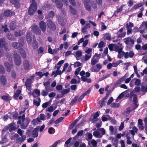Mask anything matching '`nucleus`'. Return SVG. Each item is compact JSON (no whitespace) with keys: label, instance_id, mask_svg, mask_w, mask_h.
Listing matches in <instances>:
<instances>
[{"label":"nucleus","instance_id":"nucleus-1","mask_svg":"<svg viewBox=\"0 0 147 147\" xmlns=\"http://www.w3.org/2000/svg\"><path fill=\"white\" fill-rule=\"evenodd\" d=\"M26 121L24 123H22L21 120H18L17 122V124H20L21 127L22 129H25L28 125V124L30 121V119L28 117H26Z\"/></svg>","mask_w":147,"mask_h":147},{"label":"nucleus","instance_id":"nucleus-2","mask_svg":"<svg viewBox=\"0 0 147 147\" xmlns=\"http://www.w3.org/2000/svg\"><path fill=\"white\" fill-rule=\"evenodd\" d=\"M34 3H31L29 8L28 13L30 15H33L36 11L37 5H35Z\"/></svg>","mask_w":147,"mask_h":147},{"label":"nucleus","instance_id":"nucleus-3","mask_svg":"<svg viewBox=\"0 0 147 147\" xmlns=\"http://www.w3.org/2000/svg\"><path fill=\"white\" fill-rule=\"evenodd\" d=\"M123 40L125 44L130 47H132L134 45V40L131 38L130 37L125 38Z\"/></svg>","mask_w":147,"mask_h":147},{"label":"nucleus","instance_id":"nucleus-4","mask_svg":"<svg viewBox=\"0 0 147 147\" xmlns=\"http://www.w3.org/2000/svg\"><path fill=\"white\" fill-rule=\"evenodd\" d=\"M15 124L16 122L14 123V122L10 123L7 126H5L4 127L3 130L5 131L8 130L10 132H12L13 131H15L17 129V128L16 127L13 126L15 125Z\"/></svg>","mask_w":147,"mask_h":147},{"label":"nucleus","instance_id":"nucleus-5","mask_svg":"<svg viewBox=\"0 0 147 147\" xmlns=\"http://www.w3.org/2000/svg\"><path fill=\"white\" fill-rule=\"evenodd\" d=\"M8 44L6 42L5 39L4 38H0V48H4L6 51H9L7 45Z\"/></svg>","mask_w":147,"mask_h":147},{"label":"nucleus","instance_id":"nucleus-6","mask_svg":"<svg viewBox=\"0 0 147 147\" xmlns=\"http://www.w3.org/2000/svg\"><path fill=\"white\" fill-rule=\"evenodd\" d=\"M14 61L16 65L18 66H19L21 64V58L19 54L17 53L14 54Z\"/></svg>","mask_w":147,"mask_h":147},{"label":"nucleus","instance_id":"nucleus-7","mask_svg":"<svg viewBox=\"0 0 147 147\" xmlns=\"http://www.w3.org/2000/svg\"><path fill=\"white\" fill-rule=\"evenodd\" d=\"M48 27L53 31L56 30V27L54 22L50 20H48L47 22Z\"/></svg>","mask_w":147,"mask_h":147},{"label":"nucleus","instance_id":"nucleus-8","mask_svg":"<svg viewBox=\"0 0 147 147\" xmlns=\"http://www.w3.org/2000/svg\"><path fill=\"white\" fill-rule=\"evenodd\" d=\"M133 26L134 24L131 22H129V24L127 23L126 24V28L127 30V33L128 35L131 34L132 31L131 28Z\"/></svg>","mask_w":147,"mask_h":147},{"label":"nucleus","instance_id":"nucleus-9","mask_svg":"<svg viewBox=\"0 0 147 147\" xmlns=\"http://www.w3.org/2000/svg\"><path fill=\"white\" fill-rule=\"evenodd\" d=\"M123 54L122 55H124V58L125 59H127L129 57L130 58H132L135 55L133 51H130L129 53L128 52H123Z\"/></svg>","mask_w":147,"mask_h":147},{"label":"nucleus","instance_id":"nucleus-10","mask_svg":"<svg viewBox=\"0 0 147 147\" xmlns=\"http://www.w3.org/2000/svg\"><path fill=\"white\" fill-rule=\"evenodd\" d=\"M12 46L15 49H18L20 50L22 48L23 45L20 42H14L12 44Z\"/></svg>","mask_w":147,"mask_h":147},{"label":"nucleus","instance_id":"nucleus-11","mask_svg":"<svg viewBox=\"0 0 147 147\" xmlns=\"http://www.w3.org/2000/svg\"><path fill=\"white\" fill-rule=\"evenodd\" d=\"M39 26L42 32H44L46 29L47 25L46 23L43 21H41L39 23Z\"/></svg>","mask_w":147,"mask_h":147},{"label":"nucleus","instance_id":"nucleus-12","mask_svg":"<svg viewBox=\"0 0 147 147\" xmlns=\"http://www.w3.org/2000/svg\"><path fill=\"white\" fill-rule=\"evenodd\" d=\"M31 82L32 80L30 79H28L26 80L25 83V86L26 89L29 91L32 90Z\"/></svg>","mask_w":147,"mask_h":147},{"label":"nucleus","instance_id":"nucleus-13","mask_svg":"<svg viewBox=\"0 0 147 147\" xmlns=\"http://www.w3.org/2000/svg\"><path fill=\"white\" fill-rule=\"evenodd\" d=\"M5 17H11L15 15V12L10 10L5 11L4 12Z\"/></svg>","mask_w":147,"mask_h":147},{"label":"nucleus","instance_id":"nucleus-14","mask_svg":"<svg viewBox=\"0 0 147 147\" xmlns=\"http://www.w3.org/2000/svg\"><path fill=\"white\" fill-rule=\"evenodd\" d=\"M32 29L34 33L38 34H41V31L37 25H34L32 27Z\"/></svg>","mask_w":147,"mask_h":147},{"label":"nucleus","instance_id":"nucleus-15","mask_svg":"<svg viewBox=\"0 0 147 147\" xmlns=\"http://www.w3.org/2000/svg\"><path fill=\"white\" fill-rule=\"evenodd\" d=\"M90 0H84V4L85 9L88 11H90L91 9V7L89 4Z\"/></svg>","mask_w":147,"mask_h":147},{"label":"nucleus","instance_id":"nucleus-16","mask_svg":"<svg viewBox=\"0 0 147 147\" xmlns=\"http://www.w3.org/2000/svg\"><path fill=\"white\" fill-rule=\"evenodd\" d=\"M26 39L28 43L30 45L32 39V34L31 32H28L26 36Z\"/></svg>","mask_w":147,"mask_h":147},{"label":"nucleus","instance_id":"nucleus-17","mask_svg":"<svg viewBox=\"0 0 147 147\" xmlns=\"http://www.w3.org/2000/svg\"><path fill=\"white\" fill-rule=\"evenodd\" d=\"M133 100L134 104L135 105V107L132 110V111L134 110L138 107V99L136 94L134 95L133 98Z\"/></svg>","mask_w":147,"mask_h":147},{"label":"nucleus","instance_id":"nucleus-18","mask_svg":"<svg viewBox=\"0 0 147 147\" xmlns=\"http://www.w3.org/2000/svg\"><path fill=\"white\" fill-rule=\"evenodd\" d=\"M53 2L55 3L56 5L57 8L59 9H61L62 8L63 4L60 0H56Z\"/></svg>","mask_w":147,"mask_h":147},{"label":"nucleus","instance_id":"nucleus-19","mask_svg":"<svg viewBox=\"0 0 147 147\" xmlns=\"http://www.w3.org/2000/svg\"><path fill=\"white\" fill-rule=\"evenodd\" d=\"M4 64L7 71L8 72H10L11 69V67L13 66V64H10L7 62H5Z\"/></svg>","mask_w":147,"mask_h":147},{"label":"nucleus","instance_id":"nucleus-20","mask_svg":"<svg viewBox=\"0 0 147 147\" xmlns=\"http://www.w3.org/2000/svg\"><path fill=\"white\" fill-rule=\"evenodd\" d=\"M23 65L25 70H27L29 69L30 65L29 61L28 60H24L23 62Z\"/></svg>","mask_w":147,"mask_h":147},{"label":"nucleus","instance_id":"nucleus-21","mask_svg":"<svg viewBox=\"0 0 147 147\" xmlns=\"http://www.w3.org/2000/svg\"><path fill=\"white\" fill-rule=\"evenodd\" d=\"M125 5H123L119 8H117L116 10L115 11L114 13L113 16H114L116 17H117V14L121 13L123 10V7Z\"/></svg>","mask_w":147,"mask_h":147},{"label":"nucleus","instance_id":"nucleus-22","mask_svg":"<svg viewBox=\"0 0 147 147\" xmlns=\"http://www.w3.org/2000/svg\"><path fill=\"white\" fill-rule=\"evenodd\" d=\"M21 136L22 138H19L16 139L15 141L16 143H18L19 142L21 143L24 142V141L26 139V137L25 135H23V134H22V136Z\"/></svg>","mask_w":147,"mask_h":147},{"label":"nucleus","instance_id":"nucleus-23","mask_svg":"<svg viewBox=\"0 0 147 147\" xmlns=\"http://www.w3.org/2000/svg\"><path fill=\"white\" fill-rule=\"evenodd\" d=\"M1 82L3 86L7 84V79L5 76L2 75L1 76Z\"/></svg>","mask_w":147,"mask_h":147},{"label":"nucleus","instance_id":"nucleus-24","mask_svg":"<svg viewBox=\"0 0 147 147\" xmlns=\"http://www.w3.org/2000/svg\"><path fill=\"white\" fill-rule=\"evenodd\" d=\"M54 14L55 13L53 11H50L48 13V15L46 16L45 18L46 19L49 18L53 19L54 16Z\"/></svg>","mask_w":147,"mask_h":147},{"label":"nucleus","instance_id":"nucleus-25","mask_svg":"<svg viewBox=\"0 0 147 147\" xmlns=\"http://www.w3.org/2000/svg\"><path fill=\"white\" fill-rule=\"evenodd\" d=\"M9 27L11 30H14L16 28V22L15 21H13L11 22L9 25Z\"/></svg>","mask_w":147,"mask_h":147},{"label":"nucleus","instance_id":"nucleus-26","mask_svg":"<svg viewBox=\"0 0 147 147\" xmlns=\"http://www.w3.org/2000/svg\"><path fill=\"white\" fill-rule=\"evenodd\" d=\"M22 91L20 90H18L14 94L13 97L14 99L16 100H18V97L19 95L21 93Z\"/></svg>","mask_w":147,"mask_h":147},{"label":"nucleus","instance_id":"nucleus-27","mask_svg":"<svg viewBox=\"0 0 147 147\" xmlns=\"http://www.w3.org/2000/svg\"><path fill=\"white\" fill-rule=\"evenodd\" d=\"M38 128H36L32 131V134L34 138L37 137L38 135Z\"/></svg>","mask_w":147,"mask_h":147},{"label":"nucleus","instance_id":"nucleus-28","mask_svg":"<svg viewBox=\"0 0 147 147\" xmlns=\"http://www.w3.org/2000/svg\"><path fill=\"white\" fill-rule=\"evenodd\" d=\"M11 3L12 5H14L15 7H18L20 5L19 4V0H9Z\"/></svg>","mask_w":147,"mask_h":147},{"label":"nucleus","instance_id":"nucleus-29","mask_svg":"<svg viewBox=\"0 0 147 147\" xmlns=\"http://www.w3.org/2000/svg\"><path fill=\"white\" fill-rule=\"evenodd\" d=\"M19 53L23 58H25L26 57V52L22 48L20 50Z\"/></svg>","mask_w":147,"mask_h":147},{"label":"nucleus","instance_id":"nucleus-30","mask_svg":"<svg viewBox=\"0 0 147 147\" xmlns=\"http://www.w3.org/2000/svg\"><path fill=\"white\" fill-rule=\"evenodd\" d=\"M34 91L36 95H37V96H35L34 93L33 92H32V94L34 97L36 98L37 97L39 96L40 95V93L39 90L38 89H35L34 90Z\"/></svg>","mask_w":147,"mask_h":147},{"label":"nucleus","instance_id":"nucleus-31","mask_svg":"<svg viewBox=\"0 0 147 147\" xmlns=\"http://www.w3.org/2000/svg\"><path fill=\"white\" fill-rule=\"evenodd\" d=\"M70 90L69 88L67 89H64L61 91V94L62 95V96H61V97H63V96L65 94H67Z\"/></svg>","mask_w":147,"mask_h":147},{"label":"nucleus","instance_id":"nucleus-32","mask_svg":"<svg viewBox=\"0 0 147 147\" xmlns=\"http://www.w3.org/2000/svg\"><path fill=\"white\" fill-rule=\"evenodd\" d=\"M1 98L3 100H5L7 102L11 100V97L9 96L3 95L1 96Z\"/></svg>","mask_w":147,"mask_h":147},{"label":"nucleus","instance_id":"nucleus-33","mask_svg":"<svg viewBox=\"0 0 147 147\" xmlns=\"http://www.w3.org/2000/svg\"><path fill=\"white\" fill-rule=\"evenodd\" d=\"M145 4L144 2H142L140 3H139L135 5L133 7V8L134 9H136L144 5Z\"/></svg>","mask_w":147,"mask_h":147},{"label":"nucleus","instance_id":"nucleus-34","mask_svg":"<svg viewBox=\"0 0 147 147\" xmlns=\"http://www.w3.org/2000/svg\"><path fill=\"white\" fill-rule=\"evenodd\" d=\"M32 47L34 49H37L38 47V43L36 40H34L32 44Z\"/></svg>","mask_w":147,"mask_h":147},{"label":"nucleus","instance_id":"nucleus-35","mask_svg":"<svg viewBox=\"0 0 147 147\" xmlns=\"http://www.w3.org/2000/svg\"><path fill=\"white\" fill-rule=\"evenodd\" d=\"M69 7L70 9V13L72 15H76L77 13L76 10L74 8H73L71 5L69 6Z\"/></svg>","mask_w":147,"mask_h":147},{"label":"nucleus","instance_id":"nucleus-36","mask_svg":"<svg viewBox=\"0 0 147 147\" xmlns=\"http://www.w3.org/2000/svg\"><path fill=\"white\" fill-rule=\"evenodd\" d=\"M23 32L21 30H20L19 32H14V34L16 37L19 36H21L24 34Z\"/></svg>","mask_w":147,"mask_h":147},{"label":"nucleus","instance_id":"nucleus-37","mask_svg":"<svg viewBox=\"0 0 147 147\" xmlns=\"http://www.w3.org/2000/svg\"><path fill=\"white\" fill-rule=\"evenodd\" d=\"M37 99L38 100V102L35 100H34L33 101V103L34 105L38 107L40 105V103L41 102V100L40 98L39 97Z\"/></svg>","mask_w":147,"mask_h":147},{"label":"nucleus","instance_id":"nucleus-38","mask_svg":"<svg viewBox=\"0 0 147 147\" xmlns=\"http://www.w3.org/2000/svg\"><path fill=\"white\" fill-rule=\"evenodd\" d=\"M99 114L98 112H96L93 116V119H92V123H94L95 121H97V119H97V118L99 117Z\"/></svg>","mask_w":147,"mask_h":147},{"label":"nucleus","instance_id":"nucleus-39","mask_svg":"<svg viewBox=\"0 0 147 147\" xmlns=\"http://www.w3.org/2000/svg\"><path fill=\"white\" fill-rule=\"evenodd\" d=\"M7 37L9 40H15L16 38L14 37L13 34H8L7 35Z\"/></svg>","mask_w":147,"mask_h":147},{"label":"nucleus","instance_id":"nucleus-40","mask_svg":"<svg viewBox=\"0 0 147 147\" xmlns=\"http://www.w3.org/2000/svg\"><path fill=\"white\" fill-rule=\"evenodd\" d=\"M76 57H80L82 56V53L81 51H78L76 52ZM76 58L77 60H79V59H78L77 58Z\"/></svg>","mask_w":147,"mask_h":147},{"label":"nucleus","instance_id":"nucleus-41","mask_svg":"<svg viewBox=\"0 0 147 147\" xmlns=\"http://www.w3.org/2000/svg\"><path fill=\"white\" fill-rule=\"evenodd\" d=\"M78 98V96H76L74 97V98L73 99V100L71 101V102L70 103V105H74V104L76 103L77 101V99Z\"/></svg>","mask_w":147,"mask_h":147},{"label":"nucleus","instance_id":"nucleus-42","mask_svg":"<svg viewBox=\"0 0 147 147\" xmlns=\"http://www.w3.org/2000/svg\"><path fill=\"white\" fill-rule=\"evenodd\" d=\"M5 71V69L3 65H0V73L3 74H4Z\"/></svg>","mask_w":147,"mask_h":147},{"label":"nucleus","instance_id":"nucleus-43","mask_svg":"<svg viewBox=\"0 0 147 147\" xmlns=\"http://www.w3.org/2000/svg\"><path fill=\"white\" fill-rule=\"evenodd\" d=\"M56 107L57 106H56L53 109V106L52 105L49 107L47 109H46V111H48L50 112H52L54 110L56 109Z\"/></svg>","mask_w":147,"mask_h":147},{"label":"nucleus","instance_id":"nucleus-44","mask_svg":"<svg viewBox=\"0 0 147 147\" xmlns=\"http://www.w3.org/2000/svg\"><path fill=\"white\" fill-rule=\"evenodd\" d=\"M113 146L115 147H118V140L117 138H115L113 141V142L112 143Z\"/></svg>","mask_w":147,"mask_h":147},{"label":"nucleus","instance_id":"nucleus-45","mask_svg":"<svg viewBox=\"0 0 147 147\" xmlns=\"http://www.w3.org/2000/svg\"><path fill=\"white\" fill-rule=\"evenodd\" d=\"M64 119V118L63 117H60L58 119H57L56 120H55L54 123L56 124H58L60 122H61L62 121L63 119Z\"/></svg>","mask_w":147,"mask_h":147},{"label":"nucleus","instance_id":"nucleus-46","mask_svg":"<svg viewBox=\"0 0 147 147\" xmlns=\"http://www.w3.org/2000/svg\"><path fill=\"white\" fill-rule=\"evenodd\" d=\"M126 137H127V144H132V142L131 141V137L130 136H128V134H127L125 135Z\"/></svg>","mask_w":147,"mask_h":147},{"label":"nucleus","instance_id":"nucleus-47","mask_svg":"<svg viewBox=\"0 0 147 147\" xmlns=\"http://www.w3.org/2000/svg\"><path fill=\"white\" fill-rule=\"evenodd\" d=\"M93 136L95 137L98 138L100 135V133L98 131H94L93 133Z\"/></svg>","mask_w":147,"mask_h":147},{"label":"nucleus","instance_id":"nucleus-48","mask_svg":"<svg viewBox=\"0 0 147 147\" xmlns=\"http://www.w3.org/2000/svg\"><path fill=\"white\" fill-rule=\"evenodd\" d=\"M134 80H136L135 82V85L136 86H139L141 83V80L140 79L138 78H135Z\"/></svg>","mask_w":147,"mask_h":147},{"label":"nucleus","instance_id":"nucleus-49","mask_svg":"<svg viewBox=\"0 0 147 147\" xmlns=\"http://www.w3.org/2000/svg\"><path fill=\"white\" fill-rule=\"evenodd\" d=\"M19 135L17 134H15L14 135L11 136V140H14L16 138H17L19 137Z\"/></svg>","mask_w":147,"mask_h":147},{"label":"nucleus","instance_id":"nucleus-50","mask_svg":"<svg viewBox=\"0 0 147 147\" xmlns=\"http://www.w3.org/2000/svg\"><path fill=\"white\" fill-rule=\"evenodd\" d=\"M50 105V104L49 102H46L42 104V107L43 108L45 109Z\"/></svg>","mask_w":147,"mask_h":147},{"label":"nucleus","instance_id":"nucleus-51","mask_svg":"<svg viewBox=\"0 0 147 147\" xmlns=\"http://www.w3.org/2000/svg\"><path fill=\"white\" fill-rule=\"evenodd\" d=\"M114 45H115V44H110L109 45L108 47L111 51H112L113 50V49H114Z\"/></svg>","mask_w":147,"mask_h":147},{"label":"nucleus","instance_id":"nucleus-52","mask_svg":"<svg viewBox=\"0 0 147 147\" xmlns=\"http://www.w3.org/2000/svg\"><path fill=\"white\" fill-rule=\"evenodd\" d=\"M81 67H79L76 69L75 71V76H77L79 74V72L81 70Z\"/></svg>","mask_w":147,"mask_h":147},{"label":"nucleus","instance_id":"nucleus-53","mask_svg":"<svg viewBox=\"0 0 147 147\" xmlns=\"http://www.w3.org/2000/svg\"><path fill=\"white\" fill-rule=\"evenodd\" d=\"M74 65L75 67H77L81 66L82 64L80 62L76 61L74 63Z\"/></svg>","mask_w":147,"mask_h":147},{"label":"nucleus","instance_id":"nucleus-54","mask_svg":"<svg viewBox=\"0 0 147 147\" xmlns=\"http://www.w3.org/2000/svg\"><path fill=\"white\" fill-rule=\"evenodd\" d=\"M48 92L46 91H45L44 90H42L41 95L44 96H47Z\"/></svg>","mask_w":147,"mask_h":147},{"label":"nucleus","instance_id":"nucleus-55","mask_svg":"<svg viewBox=\"0 0 147 147\" xmlns=\"http://www.w3.org/2000/svg\"><path fill=\"white\" fill-rule=\"evenodd\" d=\"M100 24L101 25V30H104L107 29V27L105 26L104 23L101 22Z\"/></svg>","mask_w":147,"mask_h":147},{"label":"nucleus","instance_id":"nucleus-56","mask_svg":"<svg viewBox=\"0 0 147 147\" xmlns=\"http://www.w3.org/2000/svg\"><path fill=\"white\" fill-rule=\"evenodd\" d=\"M98 62V60L96 59H92L91 60V64L92 65H94Z\"/></svg>","mask_w":147,"mask_h":147},{"label":"nucleus","instance_id":"nucleus-57","mask_svg":"<svg viewBox=\"0 0 147 147\" xmlns=\"http://www.w3.org/2000/svg\"><path fill=\"white\" fill-rule=\"evenodd\" d=\"M119 104L115 103H112L111 105V107L113 108H116L117 107H119Z\"/></svg>","mask_w":147,"mask_h":147},{"label":"nucleus","instance_id":"nucleus-58","mask_svg":"<svg viewBox=\"0 0 147 147\" xmlns=\"http://www.w3.org/2000/svg\"><path fill=\"white\" fill-rule=\"evenodd\" d=\"M11 76L12 78H15L16 77V73L15 71L13 70H12L11 71Z\"/></svg>","mask_w":147,"mask_h":147},{"label":"nucleus","instance_id":"nucleus-59","mask_svg":"<svg viewBox=\"0 0 147 147\" xmlns=\"http://www.w3.org/2000/svg\"><path fill=\"white\" fill-rule=\"evenodd\" d=\"M131 112V111L130 110V108L128 107L126 109V110L124 112V113L128 115L130 114Z\"/></svg>","mask_w":147,"mask_h":147},{"label":"nucleus","instance_id":"nucleus-60","mask_svg":"<svg viewBox=\"0 0 147 147\" xmlns=\"http://www.w3.org/2000/svg\"><path fill=\"white\" fill-rule=\"evenodd\" d=\"M13 117L16 119L18 117V112H14L12 113Z\"/></svg>","mask_w":147,"mask_h":147},{"label":"nucleus","instance_id":"nucleus-61","mask_svg":"<svg viewBox=\"0 0 147 147\" xmlns=\"http://www.w3.org/2000/svg\"><path fill=\"white\" fill-rule=\"evenodd\" d=\"M104 45V42L102 41H100L98 44V47L99 48L102 47Z\"/></svg>","mask_w":147,"mask_h":147},{"label":"nucleus","instance_id":"nucleus-62","mask_svg":"<svg viewBox=\"0 0 147 147\" xmlns=\"http://www.w3.org/2000/svg\"><path fill=\"white\" fill-rule=\"evenodd\" d=\"M126 35V32H125L121 34H119L118 35V38H121L122 37H124Z\"/></svg>","mask_w":147,"mask_h":147},{"label":"nucleus","instance_id":"nucleus-63","mask_svg":"<svg viewBox=\"0 0 147 147\" xmlns=\"http://www.w3.org/2000/svg\"><path fill=\"white\" fill-rule=\"evenodd\" d=\"M122 82L121 79L118 80L115 83L114 85L115 86H117L120 84Z\"/></svg>","mask_w":147,"mask_h":147},{"label":"nucleus","instance_id":"nucleus-64","mask_svg":"<svg viewBox=\"0 0 147 147\" xmlns=\"http://www.w3.org/2000/svg\"><path fill=\"white\" fill-rule=\"evenodd\" d=\"M69 1L72 6H76V3L75 1L74 0H69Z\"/></svg>","mask_w":147,"mask_h":147}]
</instances>
